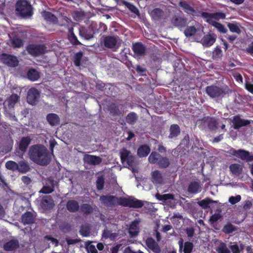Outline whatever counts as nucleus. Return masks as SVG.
Returning a JSON list of instances; mask_svg holds the SVG:
<instances>
[{
    "label": "nucleus",
    "instance_id": "nucleus-57",
    "mask_svg": "<svg viewBox=\"0 0 253 253\" xmlns=\"http://www.w3.org/2000/svg\"><path fill=\"white\" fill-rule=\"evenodd\" d=\"M241 199V197L240 195L231 196L229 198V202L232 205H234L240 201Z\"/></svg>",
    "mask_w": 253,
    "mask_h": 253
},
{
    "label": "nucleus",
    "instance_id": "nucleus-38",
    "mask_svg": "<svg viewBox=\"0 0 253 253\" xmlns=\"http://www.w3.org/2000/svg\"><path fill=\"white\" fill-rule=\"evenodd\" d=\"M39 77L38 72L35 69H31L28 73V78L32 81L37 80L39 78Z\"/></svg>",
    "mask_w": 253,
    "mask_h": 253
},
{
    "label": "nucleus",
    "instance_id": "nucleus-21",
    "mask_svg": "<svg viewBox=\"0 0 253 253\" xmlns=\"http://www.w3.org/2000/svg\"><path fill=\"white\" fill-rule=\"evenodd\" d=\"M100 200L104 204L107 206L116 205L117 197H116L112 196H103L100 197Z\"/></svg>",
    "mask_w": 253,
    "mask_h": 253
},
{
    "label": "nucleus",
    "instance_id": "nucleus-26",
    "mask_svg": "<svg viewBox=\"0 0 253 253\" xmlns=\"http://www.w3.org/2000/svg\"><path fill=\"white\" fill-rule=\"evenodd\" d=\"M67 209L70 212H76L79 209V205L77 201L70 200L67 203Z\"/></svg>",
    "mask_w": 253,
    "mask_h": 253
},
{
    "label": "nucleus",
    "instance_id": "nucleus-13",
    "mask_svg": "<svg viewBox=\"0 0 253 253\" xmlns=\"http://www.w3.org/2000/svg\"><path fill=\"white\" fill-rule=\"evenodd\" d=\"M216 36L213 34H209L205 36L201 40V43L203 46L209 47L211 46L215 42Z\"/></svg>",
    "mask_w": 253,
    "mask_h": 253
},
{
    "label": "nucleus",
    "instance_id": "nucleus-44",
    "mask_svg": "<svg viewBox=\"0 0 253 253\" xmlns=\"http://www.w3.org/2000/svg\"><path fill=\"white\" fill-rule=\"evenodd\" d=\"M158 164L160 167L166 168L169 165V160L166 157H163L161 156V158L159 159Z\"/></svg>",
    "mask_w": 253,
    "mask_h": 253
},
{
    "label": "nucleus",
    "instance_id": "nucleus-18",
    "mask_svg": "<svg viewBox=\"0 0 253 253\" xmlns=\"http://www.w3.org/2000/svg\"><path fill=\"white\" fill-rule=\"evenodd\" d=\"M152 181L154 184H162L164 181L163 176L162 173L158 170H156L152 172Z\"/></svg>",
    "mask_w": 253,
    "mask_h": 253
},
{
    "label": "nucleus",
    "instance_id": "nucleus-63",
    "mask_svg": "<svg viewBox=\"0 0 253 253\" xmlns=\"http://www.w3.org/2000/svg\"><path fill=\"white\" fill-rule=\"evenodd\" d=\"M110 112L111 113L118 115L121 113V112L119 110L118 107H117L115 104L112 105L110 107Z\"/></svg>",
    "mask_w": 253,
    "mask_h": 253
},
{
    "label": "nucleus",
    "instance_id": "nucleus-27",
    "mask_svg": "<svg viewBox=\"0 0 253 253\" xmlns=\"http://www.w3.org/2000/svg\"><path fill=\"white\" fill-rule=\"evenodd\" d=\"M80 35L86 40H89L93 38V33L89 30L84 28L80 29Z\"/></svg>",
    "mask_w": 253,
    "mask_h": 253
},
{
    "label": "nucleus",
    "instance_id": "nucleus-14",
    "mask_svg": "<svg viewBox=\"0 0 253 253\" xmlns=\"http://www.w3.org/2000/svg\"><path fill=\"white\" fill-rule=\"evenodd\" d=\"M119 39L118 37L107 36L104 38V45L107 48H113L118 43Z\"/></svg>",
    "mask_w": 253,
    "mask_h": 253
},
{
    "label": "nucleus",
    "instance_id": "nucleus-34",
    "mask_svg": "<svg viewBox=\"0 0 253 253\" xmlns=\"http://www.w3.org/2000/svg\"><path fill=\"white\" fill-rule=\"evenodd\" d=\"M180 133L179 127L177 125H171L170 128L169 137L170 138L177 136Z\"/></svg>",
    "mask_w": 253,
    "mask_h": 253
},
{
    "label": "nucleus",
    "instance_id": "nucleus-49",
    "mask_svg": "<svg viewBox=\"0 0 253 253\" xmlns=\"http://www.w3.org/2000/svg\"><path fill=\"white\" fill-rule=\"evenodd\" d=\"M196 32V29L194 26L189 27L184 31L185 35L186 37L193 36Z\"/></svg>",
    "mask_w": 253,
    "mask_h": 253
},
{
    "label": "nucleus",
    "instance_id": "nucleus-2",
    "mask_svg": "<svg viewBox=\"0 0 253 253\" xmlns=\"http://www.w3.org/2000/svg\"><path fill=\"white\" fill-rule=\"evenodd\" d=\"M16 13L23 17L31 16L32 15L31 6L25 0H20L16 5Z\"/></svg>",
    "mask_w": 253,
    "mask_h": 253
},
{
    "label": "nucleus",
    "instance_id": "nucleus-31",
    "mask_svg": "<svg viewBox=\"0 0 253 253\" xmlns=\"http://www.w3.org/2000/svg\"><path fill=\"white\" fill-rule=\"evenodd\" d=\"M46 119L48 123L51 126H55L59 124V118L55 114H48L46 117Z\"/></svg>",
    "mask_w": 253,
    "mask_h": 253
},
{
    "label": "nucleus",
    "instance_id": "nucleus-46",
    "mask_svg": "<svg viewBox=\"0 0 253 253\" xmlns=\"http://www.w3.org/2000/svg\"><path fill=\"white\" fill-rule=\"evenodd\" d=\"M230 31L232 32H235L239 34L241 32V30L238 24L234 23H229L227 25Z\"/></svg>",
    "mask_w": 253,
    "mask_h": 253
},
{
    "label": "nucleus",
    "instance_id": "nucleus-40",
    "mask_svg": "<svg viewBox=\"0 0 253 253\" xmlns=\"http://www.w3.org/2000/svg\"><path fill=\"white\" fill-rule=\"evenodd\" d=\"M54 186V182L51 181L50 182V185L43 186L40 192L45 194L50 193L53 191Z\"/></svg>",
    "mask_w": 253,
    "mask_h": 253
},
{
    "label": "nucleus",
    "instance_id": "nucleus-8",
    "mask_svg": "<svg viewBox=\"0 0 253 253\" xmlns=\"http://www.w3.org/2000/svg\"><path fill=\"white\" fill-rule=\"evenodd\" d=\"M156 197L159 201H162L166 204L170 205L171 207L177 203V200L175 199L174 195L172 194L164 195L157 194Z\"/></svg>",
    "mask_w": 253,
    "mask_h": 253
},
{
    "label": "nucleus",
    "instance_id": "nucleus-10",
    "mask_svg": "<svg viewBox=\"0 0 253 253\" xmlns=\"http://www.w3.org/2000/svg\"><path fill=\"white\" fill-rule=\"evenodd\" d=\"M1 60L4 64L11 67H15L18 64V61L16 56L8 54H2Z\"/></svg>",
    "mask_w": 253,
    "mask_h": 253
},
{
    "label": "nucleus",
    "instance_id": "nucleus-29",
    "mask_svg": "<svg viewBox=\"0 0 253 253\" xmlns=\"http://www.w3.org/2000/svg\"><path fill=\"white\" fill-rule=\"evenodd\" d=\"M31 142V139L29 137H25L22 138L19 143V149L23 152H25L28 145Z\"/></svg>",
    "mask_w": 253,
    "mask_h": 253
},
{
    "label": "nucleus",
    "instance_id": "nucleus-50",
    "mask_svg": "<svg viewBox=\"0 0 253 253\" xmlns=\"http://www.w3.org/2000/svg\"><path fill=\"white\" fill-rule=\"evenodd\" d=\"M212 26H213L215 28L217 29V30L222 33H225L227 31V30L225 28L224 26L218 22H213L212 24H211Z\"/></svg>",
    "mask_w": 253,
    "mask_h": 253
},
{
    "label": "nucleus",
    "instance_id": "nucleus-5",
    "mask_svg": "<svg viewBox=\"0 0 253 253\" xmlns=\"http://www.w3.org/2000/svg\"><path fill=\"white\" fill-rule=\"evenodd\" d=\"M202 16L205 19V21L210 24L213 22H217L216 20L224 19L225 15L222 12H216L214 13H209L208 12H202Z\"/></svg>",
    "mask_w": 253,
    "mask_h": 253
},
{
    "label": "nucleus",
    "instance_id": "nucleus-1",
    "mask_svg": "<svg viewBox=\"0 0 253 253\" xmlns=\"http://www.w3.org/2000/svg\"><path fill=\"white\" fill-rule=\"evenodd\" d=\"M29 155L31 160L40 165H47L50 161V156L46 148L42 145L31 146Z\"/></svg>",
    "mask_w": 253,
    "mask_h": 253
},
{
    "label": "nucleus",
    "instance_id": "nucleus-6",
    "mask_svg": "<svg viewBox=\"0 0 253 253\" xmlns=\"http://www.w3.org/2000/svg\"><path fill=\"white\" fill-rule=\"evenodd\" d=\"M206 91L207 94L211 98L223 97L226 94L222 88L217 86L211 85L208 86Z\"/></svg>",
    "mask_w": 253,
    "mask_h": 253
},
{
    "label": "nucleus",
    "instance_id": "nucleus-48",
    "mask_svg": "<svg viewBox=\"0 0 253 253\" xmlns=\"http://www.w3.org/2000/svg\"><path fill=\"white\" fill-rule=\"evenodd\" d=\"M236 230V228L231 224L228 223L225 225L223 228V231L227 234L232 233L233 231Z\"/></svg>",
    "mask_w": 253,
    "mask_h": 253
},
{
    "label": "nucleus",
    "instance_id": "nucleus-55",
    "mask_svg": "<svg viewBox=\"0 0 253 253\" xmlns=\"http://www.w3.org/2000/svg\"><path fill=\"white\" fill-rule=\"evenodd\" d=\"M81 210L85 213H89L92 211V208L90 205L85 204L82 206Z\"/></svg>",
    "mask_w": 253,
    "mask_h": 253
},
{
    "label": "nucleus",
    "instance_id": "nucleus-51",
    "mask_svg": "<svg viewBox=\"0 0 253 253\" xmlns=\"http://www.w3.org/2000/svg\"><path fill=\"white\" fill-rule=\"evenodd\" d=\"M82 57L83 53L82 52H79L75 54L74 62L76 66L79 67L80 66V61Z\"/></svg>",
    "mask_w": 253,
    "mask_h": 253
},
{
    "label": "nucleus",
    "instance_id": "nucleus-28",
    "mask_svg": "<svg viewBox=\"0 0 253 253\" xmlns=\"http://www.w3.org/2000/svg\"><path fill=\"white\" fill-rule=\"evenodd\" d=\"M19 246V243L17 241L12 240L4 245V249L7 251H12L16 249Z\"/></svg>",
    "mask_w": 253,
    "mask_h": 253
},
{
    "label": "nucleus",
    "instance_id": "nucleus-35",
    "mask_svg": "<svg viewBox=\"0 0 253 253\" xmlns=\"http://www.w3.org/2000/svg\"><path fill=\"white\" fill-rule=\"evenodd\" d=\"M18 169L17 170L22 173L26 172L30 169L29 165L25 161H21L18 164Z\"/></svg>",
    "mask_w": 253,
    "mask_h": 253
},
{
    "label": "nucleus",
    "instance_id": "nucleus-45",
    "mask_svg": "<svg viewBox=\"0 0 253 253\" xmlns=\"http://www.w3.org/2000/svg\"><path fill=\"white\" fill-rule=\"evenodd\" d=\"M5 167L8 169L14 171L18 169V165L14 161H9L6 163Z\"/></svg>",
    "mask_w": 253,
    "mask_h": 253
},
{
    "label": "nucleus",
    "instance_id": "nucleus-37",
    "mask_svg": "<svg viewBox=\"0 0 253 253\" xmlns=\"http://www.w3.org/2000/svg\"><path fill=\"white\" fill-rule=\"evenodd\" d=\"M161 155L156 152H152L149 157L148 160L150 163H158Z\"/></svg>",
    "mask_w": 253,
    "mask_h": 253
},
{
    "label": "nucleus",
    "instance_id": "nucleus-39",
    "mask_svg": "<svg viewBox=\"0 0 253 253\" xmlns=\"http://www.w3.org/2000/svg\"><path fill=\"white\" fill-rule=\"evenodd\" d=\"M163 15V11L160 8H155L151 12L152 17L155 20L159 19Z\"/></svg>",
    "mask_w": 253,
    "mask_h": 253
},
{
    "label": "nucleus",
    "instance_id": "nucleus-16",
    "mask_svg": "<svg viewBox=\"0 0 253 253\" xmlns=\"http://www.w3.org/2000/svg\"><path fill=\"white\" fill-rule=\"evenodd\" d=\"M35 215L31 212H27L22 216L21 220L24 224H30L34 222Z\"/></svg>",
    "mask_w": 253,
    "mask_h": 253
},
{
    "label": "nucleus",
    "instance_id": "nucleus-30",
    "mask_svg": "<svg viewBox=\"0 0 253 253\" xmlns=\"http://www.w3.org/2000/svg\"><path fill=\"white\" fill-rule=\"evenodd\" d=\"M19 96L15 94H12L9 99H7L4 102V105H8L9 107L12 108L14 104L17 102Z\"/></svg>",
    "mask_w": 253,
    "mask_h": 253
},
{
    "label": "nucleus",
    "instance_id": "nucleus-7",
    "mask_svg": "<svg viewBox=\"0 0 253 253\" xmlns=\"http://www.w3.org/2000/svg\"><path fill=\"white\" fill-rule=\"evenodd\" d=\"M28 52L34 56H38L44 54L47 51L46 47L41 44H32L27 47Z\"/></svg>",
    "mask_w": 253,
    "mask_h": 253
},
{
    "label": "nucleus",
    "instance_id": "nucleus-19",
    "mask_svg": "<svg viewBox=\"0 0 253 253\" xmlns=\"http://www.w3.org/2000/svg\"><path fill=\"white\" fill-rule=\"evenodd\" d=\"M171 23L175 26L183 27L186 25L187 21L183 17L174 16L171 19Z\"/></svg>",
    "mask_w": 253,
    "mask_h": 253
},
{
    "label": "nucleus",
    "instance_id": "nucleus-54",
    "mask_svg": "<svg viewBox=\"0 0 253 253\" xmlns=\"http://www.w3.org/2000/svg\"><path fill=\"white\" fill-rule=\"evenodd\" d=\"M130 155H131L130 152L126 149H123L121 151V158L122 161Z\"/></svg>",
    "mask_w": 253,
    "mask_h": 253
},
{
    "label": "nucleus",
    "instance_id": "nucleus-59",
    "mask_svg": "<svg viewBox=\"0 0 253 253\" xmlns=\"http://www.w3.org/2000/svg\"><path fill=\"white\" fill-rule=\"evenodd\" d=\"M104 178L102 177H99L96 181V186L98 189L101 190L104 186Z\"/></svg>",
    "mask_w": 253,
    "mask_h": 253
},
{
    "label": "nucleus",
    "instance_id": "nucleus-43",
    "mask_svg": "<svg viewBox=\"0 0 253 253\" xmlns=\"http://www.w3.org/2000/svg\"><path fill=\"white\" fill-rule=\"evenodd\" d=\"M11 45L13 47L19 48L23 44V41L17 38H14L11 40Z\"/></svg>",
    "mask_w": 253,
    "mask_h": 253
},
{
    "label": "nucleus",
    "instance_id": "nucleus-36",
    "mask_svg": "<svg viewBox=\"0 0 253 253\" xmlns=\"http://www.w3.org/2000/svg\"><path fill=\"white\" fill-rule=\"evenodd\" d=\"M123 4L125 5L128 9L131 11L132 12L136 14L137 15H139V11L137 8L133 4L130 3V2H127L126 1H123Z\"/></svg>",
    "mask_w": 253,
    "mask_h": 253
},
{
    "label": "nucleus",
    "instance_id": "nucleus-22",
    "mask_svg": "<svg viewBox=\"0 0 253 253\" xmlns=\"http://www.w3.org/2000/svg\"><path fill=\"white\" fill-rule=\"evenodd\" d=\"M202 187L198 182L193 181L190 183L188 187V191L192 194H196L201 191Z\"/></svg>",
    "mask_w": 253,
    "mask_h": 253
},
{
    "label": "nucleus",
    "instance_id": "nucleus-56",
    "mask_svg": "<svg viewBox=\"0 0 253 253\" xmlns=\"http://www.w3.org/2000/svg\"><path fill=\"white\" fill-rule=\"evenodd\" d=\"M222 56V50L220 48L216 47L212 53V57L214 59H218Z\"/></svg>",
    "mask_w": 253,
    "mask_h": 253
},
{
    "label": "nucleus",
    "instance_id": "nucleus-17",
    "mask_svg": "<svg viewBox=\"0 0 253 253\" xmlns=\"http://www.w3.org/2000/svg\"><path fill=\"white\" fill-rule=\"evenodd\" d=\"M233 123L234 128L237 129L241 126L249 125L250 123V121L242 119L239 117H234L233 120Z\"/></svg>",
    "mask_w": 253,
    "mask_h": 253
},
{
    "label": "nucleus",
    "instance_id": "nucleus-12",
    "mask_svg": "<svg viewBox=\"0 0 253 253\" xmlns=\"http://www.w3.org/2000/svg\"><path fill=\"white\" fill-rule=\"evenodd\" d=\"M83 160L84 163L91 165H97L102 162L100 157L89 154H85Z\"/></svg>",
    "mask_w": 253,
    "mask_h": 253
},
{
    "label": "nucleus",
    "instance_id": "nucleus-32",
    "mask_svg": "<svg viewBox=\"0 0 253 253\" xmlns=\"http://www.w3.org/2000/svg\"><path fill=\"white\" fill-rule=\"evenodd\" d=\"M150 152V149L147 145L140 146L138 150L137 154L140 157L147 156Z\"/></svg>",
    "mask_w": 253,
    "mask_h": 253
},
{
    "label": "nucleus",
    "instance_id": "nucleus-25",
    "mask_svg": "<svg viewBox=\"0 0 253 253\" xmlns=\"http://www.w3.org/2000/svg\"><path fill=\"white\" fill-rule=\"evenodd\" d=\"M54 205V202L50 196L45 197L42 200V207L45 210L49 209Z\"/></svg>",
    "mask_w": 253,
    "mask_h": 253
},
{
    "label": "nucleus",
    "instance_id": "nucleus-52",
    "mask_svg": "<svg viewBox=\"0 0 253 253\" xmlns=\"http://www.w3.org/2000/svg\"><path fill=\"white\" fill-rule=\"evenodd\" d=\"M193 248V245L192 243L187 242L185 243L184 248V253H191Z\"/></svg>",
    "mask_w": 253,
    "mask_h": 253
},
{
    "label": "nucleus",
    "instance_id": "nucleus-11",
    "mask_svg": "<svg viewBox=\"0 0 253 253\" xmlns=\"http://www.w3.org/2000/svg\"><path fill=\"white\" fill-rule=\"evenodd\" d=\"M40 97L39 91L34 88L29 90L27 95V102L29 104L34 105Z\"/></svg>",
    "mask_w": 253,
    "mask_h": 253
},
{
    "label": "nucleus",
    "instance_id": "nucleus-33",
    "mask_svg": "<svg viewBox=\"0 0 253 253\" xmlns=\"http://www.w3.org/2000/svg\"><path fill=\"white\" fill-rule=\"evenodd\" d=\"M209 128L211 130H214L218 127L219 121L214 118H208L207 120Z\"/></svg>",
    "mask_w": 253,
    "mask_h": 253
},
{
    "label": "nucleus",
    "instance_id": "nucleus-58",
    "mask_svg": "<svg viewBox=\"0 0 253 253\" xmlns=\"http://www.w3.org/2000/svg\"><path fill=\"white\" fill-rule=\"evenodd\" d=\"M230 248L233 253H240V250L237 243H233L230 245Z\"/></svg>",
    "mask_w": 253,
    "mask_h": 253
},
{
    "label": "nucleus",
    "instance_id": "nucleus-42",
    "mask_svg": "<svg viewBox=\"0 0 253 253\" xmlns=\"http://www.w3.org/2000/svg\"><path fill=\"white\" fill-rule=\"evenodd\" d=\"M42 16L44 19L48 21L54 22L56 20V17L49 12H43L42 13Z\"/></svg>",
    "mask_w": 253,
    "mask_h": 253
},
{
    "label": "nucleus",
    "instance_id": "nucleus-47",
    "mask_svg": "<svg viewBox=\"0 0 253 253\" xmlns=\"http://www.w3.org/2000/svg\"><path fill=\"white\" fill-rule=\"evenodd\" d=\"M137 120V116L134 113H131L127 115L126 121L129 124H134Z\"/></svg>",
    "mask_w": 253,
    "mask_h": 253
},
{
    "label": "nucleus",
    "instance_id": "nucleus-41",
    "mask_svg": "<svg viewBox=\"0 0 253 253\" xmlns=\"http://www.w3.org/2000/svg\"><path fill=\"white\" fill-rule=\"evenodd\" d=\"M179 4L185 11L189 14H192L195 12L193 8L188 5L185 1H182L179 2Z\"/></svg>",
    "mask_w": 253,
    "mask_h": 253
},
{
    "label": "nucleus",
    "instance_id": "nucleus-64",
    "mask_svg": "<svg viewBox=\"0 0 253 253\" xmlns=\"http://www.w3.org/2000/svg\"><path fill=\"white\" fill-rule=\"evenodd\" d=\"M246 88L250 92L253 93V84L250 83L246 84Z\"/></svg>",
    "mask_w": 253,
    "mask_h": 253
},
{
    "label": "nucleus",
    "instance_id": "nucleus-15",
    "mask_svg": "<svg viewBox=\"0 0 253 253\" xmlns=\"http://www.w3.org/2000/svg\"><path fill=\"white\" fill-rule=\"evenodd\" d=\"M145 243L147 247L154 253H160V248L153 239L151 238L147 239Z\"/></svg>",
    "mask_w": 253,
    "mask_h": 253
},
{
    "label": "nucleus",
    "instance_id": "nucleus-53",
    "mask_svg": "<svg viewBox=\"0 0 253 253\" xmlns=\"http://www.w3.org/2000/svg\"><path fill=\"white\" fill-rule=\"evenodd\" d=\"M86 248L87 252L89 253H97V251L96 249L95 246L89 243L86 245Z\"/></svg>",
    "mask_w": 253,
    "mask_h": 253
},
{
    "label": "nucleus",
    "instance_id": "nucleus-9",
    "mask_svg": "<svg viewBox=\"0 0 253 253\" xmlns=\"http://www.w3.org/2000/svg\"><path fill=\"white\" fill-rule=\"evenodd\" d=\"M132 50L134 53V56L139 58L145 55L146 48L141 43L136 42L133 43Z\"/></svg>",
    "mask_w": 253,
    "mask_h": 253
},
{
    "label": "nucleus",
    "instance_id": "nucleus-24",
    "mask_svg": "<svg viewBox=\"0 0 253 253\" xmlns=\"http://www.w3.org/2000/svg\"><path fill=\"white\" fill-rule=\"evenodd\" d=\"M140 221L138 220H135L130 225L129 228V233L131 236H136L139 232L138 224Z\"/></svg>",
    "mask_w": 253,
    "mask_h": 253
},
{
    "label": "nucleus",
    "instance_id": "nucleus-20",
    "mask_svg": "<svg viewBox=\"0 0 253 253\" xmlns=\"http://www.w3.org/2000/svg\"><path fill=\"white\" fill-rule=\"evenodd\" d=\"M215 250L217 253H230V251L226 245L221 241L216 242Z\"/></svg>",
    "mask_w": 253,
    "mask_h": 253
},
{
    "label": "nucleus",
    "instance_id": "nucleus-60",
    "mask_svg": "<svg viewBox=\"0 0 253 253\" xmlns=\"http://www.w3.org/2000/svg\"><path fill=\"white\" fill-rule=\"evenodd\" d=\"M211 202V200L210 199H207V200H203L200 202H199L198 203L199 206L203 207V208H207L208 207L209 204Z\"/></svg>",
    "mask_w": 253,
    "mask_h": 253
},
{
    "label": "nucleus",
    "instance_id": "nucleus-61",
    "mask_svg": "<svg viewBox=\"0 0 253 253\" xmlns=\"http://www.w3.org/2000/svg\"><path fill=\"white\" fill-rule=\"evenodd\" d=\"M134 161V157L132 156V155H130V156L126 158V159L123 161V162H126L128 166H132L133 164Z\"/></svg>",
    "mask_w": 253,
    "mask_h": 253
},
{
    "label": "nucleus",
    "instance_id": "nucleus-3",
    "mask_svg": "<svg viewBox=\"0 0 253 253\" xmlns=\"http://www.w3.org/2000/svg\"><path fill=\"white\" fill-rule=\"evenodd\" d=\"M144 202L133 198H117L116 204L133 208H141L144 205Z\"/></svg>",
    "mask_w": 253,
    "mask_h": 253
},
{
    "label": "nucleus",
    "instance_id": "nucleus-62",
    "mask_svg": "<svg viewBox=\"0 0 253 253\" xmlns=\"http://www.w3.org/2000/svg\"><path fill=\"white\" fill-rule=\"evenodd\" d=\"M45 239H47L48 241H50L51 243L54 245L55 247L58 246V241L55 239L54 238L50 236H46L45 237Z\"/></svg>",
    "mask_w": 253,
    "mask_h": 253
},
{
    "label": "nucleus",
    "instance_id": "nucleus-4",
    "mask_svg": "<svg viewBox=\"0 0 253 253\" xmlns=\"http://www.w3.org/2000/svg\"><path fill=\"white\" fill-rule=\"evenodd\" d=\"M230 154L241 159L246 162L253 161V155H251L249 151L243 149L235 150L233 148L230 149L228 152Z\"/></svg>",
    "mask_w": 253,
    "mask_h": 253
},
{
    "label": "nucleus",
    "instance_id": "nucleus-23",
    "mask_svg": "<svg viewBox=\"0 0 253 253\" xmlns=\"http://www.w3.org/2000/svg\"><path fill=\"white\" fill-rule=\"evenodd\" d=\"M243 166L239 164H231L229 169L233 174L236 176H239L241 174L243 170Z\"/></svg>",
    "mask_w": 253,
    "mask_h": 253
}]
</instances>
